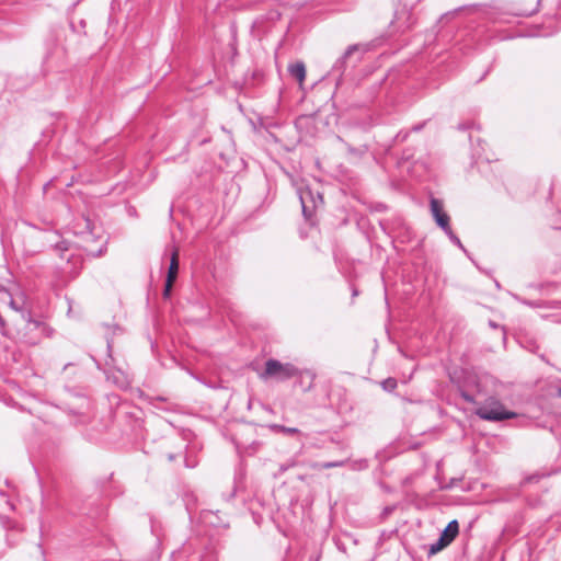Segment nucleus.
Wrapping results in <instances>:
<instances>
[{"instance_id": "393cba45", "label": "nucleus", "mask_w": 561, "mask_h": 561, "mask_svg": "<svg viewBox=\"0 0 561 561\" xmlns=\"http://www.w3.org/2000/svg\"><path fill=\"white\" fill-rule=\"evenodd\" d=\"M280 12L277 11V10H273L271 12L267 13V19L271 20V21H277L280 19Z\"/></svg>"}, {"instance_id": "1a4fd4ad", "label": "nucleus", "mask_w": 561, "mask_h": 561, "mask_svg": "<svg viewBox=\"0 0 561 561\" xmlns=\"http://www.w3.org/2000/svg\"><path fill=\"white\" fill-rule=\"evenodd\" d=\"M459 533V524L456 519L450 520L440 534L445 543L450 545Z\"/></svg>"}, {"instance_id": "f3484780", "label": "nucleus", "mask_w": 561, "mask_h": 561, "mask_svg": "<svg viewBox=\"0 0 561 561\" xmlns=\"http://www.w3.org/2000/svg\"><path fill=\"white\" fill-rule=\"evenodd\" d=\"M352 469L364 470L368 468V461L366 459H359L351 463Z\"/></svg>"}, {"instance_id": "f8f14e48", "label": "nucleus", "mask_w": 561, "mask_h": 561, "mask_svg": "<svg viewBox=\"0 0 561 561\" xmlns=\"http://www.w3.org/2000/svg\"><path fill=\"white\" fill-rule=\"evenodd\" d=\"M268 427L276 433H283L286 435H295L300 434V431L297 427H287L280 424H271Z\"/></svg>"}, {"instance_id": "412c9836", "label": "nucleus", "mask_w": 561, "mask_h": 561, "mask_svg": "<svg viewBox=\"0 0 561 561\" xmlns=\"http://www.w3.org/2000/svg\"><path fill=\"white\" fill-rule=\"evenodd\" d=\"M463 10L476 11V10H477V8H476V5H472V7H465V8H458V9H456L455 11H453V12H448V13H446L445 15H443V19H445V18H447V16H449V15L457 14L458 12L463 11Z\"/></svg>"}, {"instance_id": "423d86ee", "label": "nucleus", "mask_w": 561, "mask_h": 561, "mask_svg": "<svg viewBox=\"0 0 561 561\" xmlns=\"http://www.w3.org/2000/svg\"><path fill=\"white\" fill-rule=\"evenodd\" d=\"M0 302L8 305L12 310L16 311L21 316V320L25 319L31 314L26 307V300L24 294L20 293L16 297H13L3 285H0Z\"/></svg>"}, {"instance_id": "a878e982", "label": "nucleus", "mask_w": 561, "mask_h": 561, "mask_svg": "<svg viewBox=\"0 0 561 561\" xmlns=\"http://www.w3.org/2000/svg\"><path fill=\"white\" fill-rule=\"evenodd\" d=\"M172 285H173V283H169V279H165L164 290H163L164 298H168L170 296Z\"/></svg>"}, {"instance_id": "aec40b11", "label": "nucleus", "mask_w": 561, "mask_h": 561, "mask_svg": "<svg viewBox=\"0 0 561 561\" xmlns=\"http://www.w3.org/2000/svg\"><path fill=\"white\" fill-rule=\"evenodd\" d=\"M460 396L461 398L468 402V403H476V399L472 394H470L468 391L466 390H460Z\"/></svg>"}, {"instance_id": "cd10ccee", "label": "nucleus", "mask_w": 561, "mask_h": 561, "mask_svg": "<svg viewBox=\"0 0 561 561\" xmlns=\"http://www.w3.org/2000/svg\"><path fill=\"white\" fill-rule=\"evenodd\" d=\"M309 383V377L304 375V383L300 382V385L304 387V389L308 386Z\"/></svg>"}, {"instance_id": "6e6552de", "label": "nucleus", "mask_w": 561, "mask_h": 561, "mask_svg": "<svg viewBox=\"0 0 561 561\" xmlns=\"http://www.w3.org/2000/svg\"><path fill=\"white\" fill-rule=\"evenodd\" d=\"M299 199L301 203L302 215L305 216L306 219H310L312 217L313 210L316 208V202L312 197L311 192L309 190H306V191L300 190L299 191Z\"/></svg>"}, {"instance_id": "0eeeda50", "label": "nucleus", "mask_w": 561, "mask_h": 561, "mask_svg": "<svg viewBox=\"0 0 561 561\" xmlns=\"http://www.w3.org/2000/svg\"><path fill=\"white\" fill-rule=\"evenodd\" d=\"M431 214L436 225L442 228L443 231L449 230V216L444 211V204L440 199L432 197L430 201Z\"/></svg>"}, {"instance_id": "4be33fe9", "label": "nucleus", "mask_w": 561, "mask_h": 561, "mask_svg": "<svg viewBox=\"0 0 561 561\" xmlns=\"http://www.w3.org/2000/svg\"><path fill=\"white\" fill-rule=\"evenodd\" d=\"M409 136V131H399L396 137H394V141L396 142H403Z\"/></svg>"}, {"instance_id": "bb28decb", "label": "nucleus", "mask_w": 561, "mask_h": 561, "mask_svg": "<svg viewBox=\"0 0 561 561\" xmlns=\"http://www.w3.org/2000/svg\"><path fill=\"white\" fill-rule=\"evenodd\" d=\"M424 124H417L412 127V131H420L423 128Z\"/></svg>"}, {"instance_id": "7ed1b4c3", "label": "nucleus", "mask_w": 561, "mask_h": 561, "mask_svg": "<svg viewBox=\"0 0 561 561\" xmlns=\"http://www.w3.org/2000/svg\"><path fill=\"white\" fill-rule=\"evenodd\" d=\"M476 415L481 420L497 422L513 419L516 416V413L505 410L500 400L491 397L476 409Z\"/></svg>"}, {"instance_id": "39448f33", "label": "nucleus", "mask_w": 561, "mask_h": 561, "mask_svg": "<svg viewBox=\"0 0 561 561\" xmlns=\"http://www.w3.org/2000/svg\"><path fill=\"white\" fill-rule=\"evenodd\" d=\"M415 22L416 18L412 12V8L407 2H403L397 7L389 27L392 33H404L411 30Z\"/></svg>"}, {"instance_id": "4468645a", "label": "nucleus", "mask_w": 561, "mask_h": 561, "mask_svg": "<svg viewBox=\"0 0 561 561\" xmlns=\"http://www.w3.org/2000/svg\"><path fill=\"white\" fill-rule=\"evenodd\" d=\"M397 386H398L397 379L391 378V377L381 381L382 389L388 392L394 391Z\"/></svg>"}, {"instance_id": "5701e85b", "label": "nucleus", "mask_w": 561, "mask_h": 561, "mask_svg": "<svg viewBox=\"0 0 561 561\" xmlns=\"http://www.w3.org/2000/svg\"><path fill=\"white\" fill-rule=\"evenodd\" d=\"M54 249L56 251H60V252H64V251H67L68 250V244L66 241H60V242H57L55 243L54 245Z\"/></svg>"}, {"instance_id": "c756f323", "label": "nucleus", "mask_w": 561, "mask_h": 561, "mask_svg": "<svg viewBox=\"0 0 561 561\" xmlns=\"http://www.w3.org/2000/svg\"><path fill=\"white\" fill-rule=\"evenodd\" d=\"M169 459L173 460L174 459L173 455H169Z\"/></svg>"}, {"instance_id": "a211bd4d", "label": "nucleus", "mask_w": 561, "mask_h": 561, "mask_svg": "<svg viewBox=\"0 0 561 561\" xmlns=\"http://www.w3.org/2000/svg\"><path fill=\"white\" fill-rule=\"evenodd\" d=\"M347 461L346 460H339V461H329L321 465L323 469H330V468H336V467H343L345 466Z\"/></svg>"}, {"instance_id": "b1692460", "label": "nucleus", "mask_w": 561, "mask_h": 561, "mask_svg": "<svg viewBox=\"0 0 561 561\" xmlns=\"http://www.w3.org/2000/svg\"><path fill=\"white\" fill-rule=\"evenodd\" d=\"M0 329H1V333L5 336H10V332L7 328V324H5V321L4 319L2 318V316L0 314Z\"/></svg>"}, {"instance_id": "9d476101", "label": "nucleus", "mask_w": 561, "mask_h": 561, "mask_svg": "<svg viewBox=\"0 0 561 561\" xmlns=\"http://www.w3.org/2000/svg\"><path fill=\"white\" fill-rule=\"evenodd\" d=\"M179 272V252L175 249L172 252L171 260H170V266L168 270L167 279H169V283H174L178 277Z\"/></svg>"}, {"instance_id": "20e7f679", "label": "nucleus", "mask_w": 561, "mask_h": 561, "mask_svg": "<svg viewBox=\"0 0 561 561\" xmlns=\"http://www.w3.org/2000/svg\"><path fill=\"white\" fill-rule=\"evenodd\" d=\"M363 51L360 46L357 44L351 45L344 51V54L334 62L330 75L335 77L336 83L340 82L343 72L348 68V66L354 67L357 62L360 61Z\"/></svg>"}, {"instance_id": "dca6fc26", "label": "nucleus", "mask_w": 561, "mask_h": 561, "mask_svg": "<svg viewBox=\"0 0 561 561\" xmlns=\"http://www.w3.org/2000/svg\"><path fill=\"white\" fill-rule=\"evenodd\" d=\"M539 1L537 2L536 7L533 9H520L515 11L513 14L516 16H531L538 11Z\"/></svg>"}, {"instance_id": "9b49d317", "label": "nucleus", "mask_w": 561, "mask_h": 561, "mask_svg": "<svg viewBox=\"0 0 561 561\" xmlns=\"http://www.w3.org/2000/svg\"><path fill=\"white\" fill-rule=\"evenodd\" d=\"M288 71L290 76L295 79H297L300 83L306 78V67L302 61H297L295 64L289 65Z\"/></svg>"}, {"instance_id": "7c9ffc66", "label": "nucleus", "mask_w": 561, "mask_h": 561, "mask_svg": "<svg viewBox=\"0 0 561 561\" xmlns=\"http://www.w3.org/2000/svg\"><path fill=\"white\" fill-rule=\"evenodd\" d=\"M558 393H559V396L561 397V388L559 389Z\"/></svg>"}, {"instance_id": "c85d7f7f", "label": "nucleus", "mask_w": 561, "mask_h": 561, "mask_svg": "<svg viewBox=\"0 0 561 561\" xmlns=\"http://www.w3.org/2000/svg\"><path fill=\"white\" fill-rule=\"evenodd\" d=\"M111 347H112V346H111V343H110V342H107V350H108V351H111Z\"/></svg>"}, {"instance_id": "6ab92c4d", "label": "nucleus", "mask_w": 561, "mask_h": 561, "mask_svg": "<svg viewBox=\"0 0 561 561\" xmlns=\"http://www.w3.org/2000/svg\"><path fill=\"white\" fill-rule=\"evenodd\" d=\"M43 238L46 241L51 242V241H56L59 238V236L56 232H54V231H44L43 232Z\"/></svg>"}, {"instance_id": "f03ea898", "label": "nucleus", "mask_w": 561, "mask_h": 561, "mask_svg": "<svg viewBox=\"0 0 561 561\" xmlns=\"http://www.w3.org/2000/svg\"><path fill=\"white\" fill-rule=\"evenodd\" d=\"M50 335V329L43 321L28 317L22 319V323L18 324L16 339L26 345H37L44 337Z\"/></svg>"}, {"instance_id": "ddd939ff", "label": "nucleus", "mask_w": 561, "mask_h": 561, "mask_svg": "<svg viewBox=\"0 0 561 561\" xmlns=\"http://www.w3.org/2000/svg\"><path fill=\"white\" fill-rule=\"evenodd\" d=\"M448 545L445 543V541L439 537L437 539V541H435L434 543H432L430 546V549H428V554L432 556V554H435L437 552H439L440 550H443L444 548H446Z\"/></svg>"}, {"instance_id": "2eb2a0df", "label": "nucleus", "mask_w": 561, "mask_h": 561, "mask_svg": "<svg viewBox=\"0 0 561 561\" xmlns=\"http://www.w3.org/2000/svg\"><path fill=\"white\" fill-rule=\"evenodd\" d=\"M446 233V236L449 238V240L455 244L457 245L459 249H461L462 251H466L465 247L462 245L460 239L454 233L451 227H449V230H445L444 231Z\"/></svg>"}, {"instance_id": "f257e3e1", "label": "nucleus", "mask_w": 561, "mask_h": 561, "mask_svg": "<svg viewBox=\"0 0 561 561\" xmlns=\"http://www.w3.org/2000/svg\"><path fill=\"white\" fill-rule=\"evenodd\" d=\"M304 375L309 377V383L305 391H310L313 388L316 373L311 370H300L291 363H282L277 359L270 358L265 362V368L259 373V378L262 380L286 381L294 377L299 378V382L304 383Z\"/></svg>"}]
</instances>
